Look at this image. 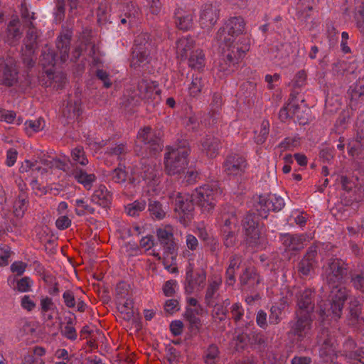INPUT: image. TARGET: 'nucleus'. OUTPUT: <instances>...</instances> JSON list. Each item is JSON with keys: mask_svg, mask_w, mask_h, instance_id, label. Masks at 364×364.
Here are the masks:
<instances>
[{"mask_svg": "<svg viewBox=\"0 0 364 364\" xmlns=\"http://www.w3.org/2000/svg\"><path fill=\"white\" fill-rule=\"evenodd\" d=\"M0 66H4L2 83L6 86H13L17 82L18 71L14 58L0 59Z\"/></svg>", "mask_w": 364, "mask_h": 364, "instance_id": "obj_19", "label": "nucleus"}, {"mask_svg": "<svg viewBox=\"0 0 364 364\" xmlns=\"http://www.w3.org/2000/svg\"><path fill=\"white\" fill-rule=\"evenodd\" d=\"M156 235L160 244L164 247L166 253L171 255V258L175 257L174 253L176 244L173 239V228L167 225L156 230Z\"/></svg>", "mask_w": 364, "mask_h": 364, "instance_id": "obj_15", "label": "nucleus"}, {"mask_svg": "<svg viewBox=\"0 0 364 364\" xmlns=\"http://www.w3.org/2000/svg\"><path fill=\"white\" fill-rule=\"evenodd\" d=\"M312 322L311 315L295 312L294 320L289 323V333L294 336L298 341H301L309 335Z\"/></svg>", "mask_w": 364, "mask_h": 364, "instance_id": "obj_10", "label": "nucleus"}, {"mask_svg": "<svg viewBox=\"0 0 364 364\" xmlns=\"http://www.w3.org/2000/svg\"><path fill=\"white\" fill-rule=\"evenodd\" d=\"M205 84V79H203L200 74H197L193 76L192 82L188 87L190 96L193 97H197L201 92Z\"/></svg>", "mask_w": 364, "mask_h": 364, "instance_id": "obj_38", "label": "nucleus"}, {"mask_svg": "<svg viewBox=\"0 0 364 364\" xmlns=\"http://www.w3.org/2000/svg\"><path fill=\"white\" fill-rule=\"evenodd\" d=\"M241 46L238 43L232 46V48L226 47L227 50L224 52V56L219 63L218 70V72L222 73L223 75L220 76L222 77L223 75H228L235 70L236 64L245 56V54L250 49L249 41L243 38L241 41Z\"/></svg>", "mask_w": 364, "mask_h": 364, "instance_id": "obj_6", "label": "nucleus"}, {"mask_svg": "<svg viewBox=\"0 0 364 364\" xmlns=\"http://www.w3.org/2000/svg\"><path fill=\"white\" fill-rule=\"evenodd\" d=\"M21 306L27 311H32L36 306V302L29 295H24L21 299Z\"/></svg>", "mask_w": 364, "mask_h": 364, "instance_id": "obj_59", "label": "nucleus"}, {"mask_svg": "<svg viewBox=\"0 0 364 364\" xmlns=\"http://www.w3.org/2000/svg\"><path fill=\"white\" fill-rule=\"evenodd\" d=\"M282 309L277 306H272L270 309L269 321L271 324H277L281 321Z\"/></svg>", "mask_w": 364, "mask_h": 364, "instance_id": "obj_60", "label": "nucleus"}, {"mask_svg": "<svg viewBox=\"0 0 364 364\" xmlns=\"http://www.w3.org/2000/svg\"><path fill=\"white\" fill-rule=\"evenodd\" d=\"M91 200L102 208H107L111 204L112 195L105 186L100 185L95 190Z\"/></svg>", "mask_w": 364, "mask_h": 364, "instance_id": "obj_28", "label": "nucleus"}, {"mask_svg": "<svg viewBox=\"0 0 364 364\" xmlns=\"http://www.w3.org/2000/svg\"><path fill=\"white\" fill-rule=\"evenodd\" d=\"M125 4L126 6L123 9L124 16L127 18H135L139 14V9L132 1H129Z\"/></svg>", "mask_w": 364, "mask_h": 364, "instance_id": "obj_55", "label": "nucleus"}, {"mask_svg": "<svg viewBox=\"0 0 364 364\" xmlns=\"http://www.w3.org/2000/svg\"><path fill=\"white\" fill-rule=\"evenodd\" d=\"M146 1L151 14L158 15L160 14L162 8L161 0H146Z\"/></svg>", "mask_w": 364, "mask_h": 364, "instance_id": "obj_62", "label": "nucleus"}, {"mask_svg": "<svg viewBox=\"0 0 364 364\" xmlns=\"http://www.w3.org/2000/svg\"><path fill=\"white\" fill-rule=\"evenodd\" d=\"M329 317L324 316V321L319 316L321 322L323 323V328L318 336V344L320 346L319 355L324 362H333L336 358V347L333 338L330 336L329 331L325 327L326 323L330 320Z\"/></svg>", "mask_w": 364, "mask_h": 364, "instance_id": "obj_8", "label": "nucleus"}, {"mask_svg": "<svg viewBox=\"0 0 364 364\" xmlns=\"http://www.w3.org/2000/svg\"><path fill=\"white\" fill-rule=\"evenodd\" d=\"M150 51L141 50V48H133L132 57L131 59V67L136 69L144 68L150 60Z\"/></svg>", "mask_w": 364, "mask_h": 364, "instance_id": "obj_30", "label": "nucleus"}, {"mask_svg": "<svg viewBox=\"0 0 364 364\" xmlns=\"http://www.w3.org/2000/svg\"><path fill=\"white\" fill-rule=\"evenodd\" d=\"M70 37L71 35L68 32L60 35L56 41V48L59 52V58L62 63L65 62L68 57Z\"/></svg>", "mask_w": 364, "mask_h": 364, "instance_id": "obj_31", "label": "nucleus"}, {"mask_svg": "<svg viewBox=\"0 0 364 364\" xmlns=\"http://www.w3.org/2000/svg\"><path fill=\"white\" fill-rule=\"evenodd\" d=\"M351 283L356 289H360L362 292L363 291L364 277L363 273L351 272Z\"/></svg>", "mask_w": 364, "mask_h": 364, "instance_id": "obj_56", "label": "nucleus"}, {"mask_svg": "<svg viewBox=\"0 0 364 364\" xmlns=\"http://www.w3.org/2000/svg\"><path fill=\"white\" fill-rule=\"evenodd\" d=\"M244 309L242 308L241 304L238 303L232 304V306H231V314L232 318L236 323L242 320L244 316Z\"/></svg>", "mask_w": 364, "mask_h": 364, "instance_id": "obj_57", "label": "nucleus"}, {"mask_svg": "<svg viewBox=\"0 0 364 364\" xmlns=\"http://www.w3.org/2000/svg\"><path fill=\"white\" fill-rule=\"evenodd\" d=\"M323 278L331 288L328 303L318 304V314L322 321L324 316L337 320L341 317L347 291L341 286L347 275V264L341 259L331 258L323 267Z\"/></svg>", "mask_w": 364, "mask_h": 364, "instance_id": "obj_1", "label": "nucleus"}, {"mask_svg": "<svg viewBox=\"0 0 364 364\" xmlns=\"http://www.w3.org/2000/svg\"><path fill=\"white\" fill-rule=\"evenodd\" d=\"M146 208V202L144 200H135L125 207L127 215L134 217L139 215V213Z\"/></svg>", "mask_w": 364, "mask_h": 364, "instance_id": "obj_47", "label": "nucleus"}, {"mask_svg": "<svg viewBox=\"0 0 364 364\" xmlns=\"http://www.w3.org/2000/svg\"><path fill=\"white\" fill-rule=\"evenodd\" d=\"M121 297L117 301V309L124 320L129 321L134 319V311L133 309V301L130 298L124 299V295L120 294Z\"/></svg>", "mask_w": 364, "mask_h": 364, "instance_id": "obj_29", "label": "nucleus"}, {"mask_svg": "<svg viewBox=\"0 0 364 364\" xmlns=\"http://www.w3.org/2000/svg\"><path fill=\"white\" fill-rule=\"evenodd\" d=\"M188 65L191 68L200 71L205 64V55L203 50L197 48L191 51L188 55Z\"/></svg>", "mask_w": 364, "mask_h": 364, "instance_id": "obj_34", "label": "nucleus"}, {"mask_svg": "<svg viewBox=\"0 0 364 364\" xmlns=\"http://www.w3.org/2000/svg\"><path fill=\"white\" fill-rule=\"evenodd\" d=\"M71 161H70V165L73 168H76L77 164L85 166L88 164V160L85 155L84 150L82 147H76L71 151Z\"/></svg>", "mask_w": 364, "mask_h": 364, "instance_id": "obj_39", "label": "nucleus"}, {"mask_svg": "<svg viewBox=\"0 0 364 364\" xmlns=\"http://www.w3.org/2000/svg\"><path fill=\"white\" fill-rule=\"evenodd\" d=\"M68 174L73 177L79 183L82 184L86 189L90 190L92 183L96 180V176L92 173H87L78 167L70 168L68 166L66 168Z\"/></svg>", "mask_w": 364, "mask_h": 364, "instance_id": "obj_21", "label": "nucleus"}, {"mask_svg": "<svg viewBox=\"0 0 364 364\" xmlns=\"http://www.w3.org/2000/svg\"><path fill=\"white\" fill-rule=\"evenodd\" d=\"M136 142L144 144V147L141 148L146 152L149 151L150 156L156 155L162 150L161 139L155 135L150 127H145L139 132Z\"/></svg>", "mask_w": 364, "mask_h": 364, "instance_id": "obj_12", "label": "nucleus"}, {"mask_svg": "<svg viewBox=\"0 0 364 364\" xmlns=\"http://www.w3.org/2000/svg\"><path fill=\"white\" fill-rule=\"evenodd\" d=\"M75 213L78 216L85 215L86 213L93 214L95 208L87 205L83 199H77L74 202Z\"/></svg>", "mask_w": 364, "mask_h": 364, "instance_id": "obj_48", "label": "nucleus"}, {"mask_svg": "<svg viewBox=\"0 0 364 364\" xmlns=\"http://www.w3.org/2000/svg\"><path fill=\"white\" fill-rule=\"evenodd\" d=\"M152 46L150 36L147 33H141L135 37L133 48H140L141 50L150 51Z\"/></svg>", "mask_w": 364, "mask_h": 364, "instance_id": "obj_41", "label": "nucleus"}, {"mask_svg": "<svg viewBox=\"0 0 364 364\" xmlns=\"http://www.w3.org/2000/svg\"><path fill=\"white\" fill-rule=\"evenodd\" d=\"M284 199L276 195L269 194L260 196L258 198L255 208L262 218H267V213L270 211H279L284 207Z\"/></svg>", "mask_w": 364, "mask_h": 364, "instance_id": "obj_11", "label": "nucleus"}, {"mask_svg": "<svg viewBox=\"0 0 364 364\" xmlns=\"http://www.w3.org/2000/svg\"><path fill=\"white\" fill-rule=\"evenodd\" d=\"M35 50L32 52H29V50L25 46V49L23 50L22 60L23 63L28 68H31L35 64V59L33 58Z\"/></svg>", "mask_w": 364, "mask_h": 364, "instance_id": "obj_64", "label": "nucleus"}, {"mask_svg": "<svg viewBox=\"0 0 364 364\" xmlns=\"http://www.w3.org/2000/svg\"><path fill=\"white\" fill-rule=\"evenodd\" d=\"M160 92L156 82L143 79L139 82L136 90H127L122 104L125 108L131 109L138 105L142 100H153L157 102L160 99Z\"/></svg>", "mask_w": 364, "mask_h": 364, "instance_id": "obj_3", "label": "nucleus"}, {"mask_svg": "<svg viewBox=\"0 0 364 364\" xmlns=\"http://www.w3.org/2000/svg\"><path fill=\"white\" fill-rule=\"evenodd\" d=\"M127 151V149L125 145L116 144L114 146L108 147L107 150V153L110 156H116L118 159H120L121 156L124 154Z\"/></svg>", "mask_w": 364, "mask_h": 364, "instance_id": "obj_58", "label": "nucleus"}, {"mask_svg": "<svg viewBox=\"0 0 364 364\" xmlns=\"http://www.w3.org/2000/svg\"><path fill=\"white\" fill-rule=\"evenodd\" d=\"M28 196L26 193H19L18 198L14 204V212L17 217L23 216L28 206Z\"/></svg>", "mask_w": 364, "mask_h": 364, "instance_id": "obj_40", "label": "nucleus"}, {"mask_svg": "<svg viewBox=\"0 0 364 364\" xmlns=\"http://www.w3.org/2000/svg\"><path fill=\"white\" fill-rule=\"evenodd\" d=\"M33 284V282L28 277H24L16 281V285L14 287V290H17L19 292L25 293L28 292L31 290V287Z\"/></svg>", "mask_w": 364, "mask_h": 364, "instance_id": "obj_50", "label": "nucleus"}, {"mask_svg": "<svg viewBox=\"0 0 364 364\" xmlns=\"http://www.w3.org/2000/svg\"><path fill=\"white\" fill-rule=\"evenodd\" d=\"M66 82V77L62 73H59L55 74L50 82V86L53 87L54 89L59 90L63 87L64 85Z\"/></svg>", "mask_w": 364, "mask_h": 364, "instance_id": "obj_53", "label": "nucleus"}, {"mask_svg": "<svg viewBox=\"0 0 364 364\" xmlns=\"http://www.w3.org/2000/svg\"><path fill=\"white\" fill-rule=\"evenodd\" d=\"M30 170L32 171H41L46 170L45 168H42L41 166L36 165L34 162H32L29 160H25L24 162L22 163L21 166L19 168V172L23 173L29 171Z\"/></svg>", "mask_w": 364, "mask_h": 364, "instance_id": "obj_61", "label": "nucleus"}, {"mask_svg": "<svg viewBox=\"0 0 364 364\" xmlns=\"http://www.w3.org/2000/svg\"><path fill=\"white\" fill-rule=\"evenodd\" d=\"M58 60L57 55L48 46L43 48L40 61L43 67L54 66Z\"/></svg>", "mask_w": 364, "mask_h": 364, "instance_id": "obj_37", "label": "nucleus"}, {"mask_svg": "<svg viewBox=\"0 0 364 364\" xmlns=\"http://www.w3.org/2000/svg\"><path fill=\"white\" fill-rule=\"evenodd\" d=\"M247 168V162L244 157L237 154L227 156L223 164L224 172L230 176H240Z\"/></svg>", "mask_w": 364, "mask_h": 364, "instance_id": "obj_14", "label": "nucleus"}, {"mask_svg": "<svg viewBox=\"0 0 364 364\" xmlns=\"http://www.w3.org/2000/svg\"><path fill=\"white\" fill-rule=\"evenodd\" d=\"M309 237L305 235H291L289 233L281 235V242L289 250H300L304 248Z\"/></svg>", "mask_w": 364, "mask_h": 364, "instance_id": "obj_22", "label": "nucleus"}, {"mask_svg": "<svg viewBox=\"0 0 364 364\" xmlns=\"http://www.w3.org/2000/svg\"><path fill=\"white\" fill-rule=\"evenodd\" d=\"M34 163L36 165L38 163H40L44 166H46V168H52L53 167L55 166L60 169L66 171V168H68V164L65 163V161H62L60 159H50V156H46L43 153L40 154L37 156Z\"/></svg>", "mask_w": 364, "mask_h": 364, "instance_id": "obj_32", "label": "nucleus"}, {"mask_svg": "<svg viewBox=\"0 0 364 364\" xmlns=\"http://www.w3.org/2000/svg\"><path fill=\"white\" fill-rule=\"evenodd\" d=\"M148 205V210L152 218L156 220H162L166 213V207L155 200L149 199Z\"/></svg>", "mask_w": 364, "mask_h": 364, "instance_id": "obj_36", "label": "nucleus"}, {"mask_svg": "<svg viewBox=\"0 0 364 364\" xmlns=\"http://www.w3.org/2000/svg\"><path fill=\"white\" fill-rule=\"evenodd\" d=\"M186 140L179 141L177 145L168 146L164 156V165L166 173L170 176L185 173L188 165L187 157L190 149Z\"/></svg>", "mask_w": 364, "mask_h": 364, "instance_id": "obj_2", "label": "nucleus"}, {"mask_svg": "<svg viewBox=\"0 0 364 364\" xmlns=\"http://www.w3.org/2000/svg\"><path fill=\"white\" fill-rule=\"evenodd\" d=\"M170 198L174 203V210L178 214L181 222L186 224L192 218L193 205L196 203V200L193 199L192 195L173 193L170 195Z\"/></svg>", "mask_w": 364, "mask_h": 364, "instance_id": "obj_9", "label": "nucleus"}, {"mask_svg": "<svg viewBox=\"0 0 364 364\" xmlns=\"http://www.w3.org/2000/svg\"><path fill=\"white\" fill-rule=\"evenodd\" d=\"M245 27V23L242 17H231L225 23V26L221 27L218 31L215 40L219 43L220 46L224 45L223 48V50H225V47L232 48V46L236 45L237 43L239 46H241V41H243L245 37H240L237 42H234L236 37L243 33ZM245 39L247 40V38H245ZM248 41H250L249 39Z\"/></svg>", "mask_w": 364, "mask_h": 364, "instance_id": "obj_5", "label": "nucleus"}, {"mask_svg": "<svg viewBox=\"0 0 364 364\" xmlns=\"http://www.w3.org/2000/svg\"><path fill=\"white\" fill-rule=\"evenodd\" d=\"M25 125L27 130L30 129L33 132H38L44 128L45 122L43 119L38 118L35 120L26 121Z\"/></svg>", "mask_w": 364, "mask_h": 364, "instance_id": "obj_54", "label": "nucleus"}, {"mask_svg": "<svg viewBox=\"0 0 364 364\" xmlns=\"http://www.w3.org/2000/svg\"><path fill=\"white\" fill-rule=\"evenodd\" d=\"M82 113L81 99L79 95L70 97L63 109V115L68 119H77Z\"/></svg>", "mask_w": 364, "mask_h": 364, "instance_id": "obj_23", "label": "nucleus"}, {"mask_svg": "<svg viewBox=\"0 0 364 364\" xmlns=\"http://www.w3.org/2000/svg\"><path fill=\"white\" fill-rule=\"evenodd\" d=\"M242 227L247 242L251 246L259 245L262 236L256 218L252 214L247 215L242 220Z\"/></svg>", "mask_w": 364, "mask_h": 364, "instance_id": "obj_13", "label": "nucleus"}, {"mask_svg": "<svg viewBox=\"0 0 364 364\" xmlns=\"http://www.w3.org/2000/svg\"><path fill=\"white\" fill-rule=\"evenodd\" d=\"M219 18V9L216 5L205 4L200 13L199 22L203 28L210 30Z\"/></svg>", "mask_w": 364, "mask_h": 364, "instance_id": "obj_17", "label": "nucleus"}, {"mask_svg": "<svg viewBox=\"0 0 364 364\" xmlns=\"http://www.w3.org/2000/svg\"><path fill=\"white\" fill-rule=\"evenodd\" d=\"M21 16L23 24L26 27L33 26V20H34L36 18L35 14L33 12L30 13L28 8L23 4L21 5Z\"/></svg>", "mask_w": 364, "mask_h": 364, "instance_id": "obj_52", "label": "nucleus"}, {"mask_svg": "<svg viewBox=\"0 0 364 364\" xmlns=\"http://www.w3.org/2000/svg\"><path fill=\"white\" fill-rule=\"evenodd\" d=\"M206 279L205 273L200 271L193 274L192 270H189L186 273V284L185 286L186 293L192 294L196 289H199L204 284Z\"/></svg>", "mask_w": 364, "mask_h": 364, "instance_id": "obj_24", "label": "nucleus"}, {"mask_svg": "<svg viewBox=\"0 0 364 364\" xmlns=\"http://www.w3.org/2000/svg\"><path fill=\"white\" fill-rule=\"evenodd\" d=\"M193 16L194 13L192 10L178 8L174 13L175 23L179 29L187 31L193 26Z\"/></svg>", "mask_w": 364, "mask_h": 364, "instance_id": "obj_25", "label": "nucleus"}, {"mask_svg": "<svg viewBox=\"0 0 364 364\" xmlns=\"http://www.w3.org/2000/svg\"><path fill=\"white\" fill-rule=\"evenodd\" d=\"M314 294L311 289H305L297 296L295 312L311 315L314 309Z\"/></svg>", "mask_w": 364, "mask_h": 364, "instance_id": "obj_18", "label": "nucleus"}, {"mask_svg": "<svg viewBox=\"0 0 364 364\" xmlns=\"http://www.w3.org/2000/svg\"><path fill=\"white\" fill-rule=\"evenodd\" d=\"M196 314V311L191 308H187L184 314L185 318L189 323L191 331H197L200 326V320Z\"/></svg>", "mask_w": 364, "mask_h": 364, "instance_id": "obj_44", "label": "nucleus"}, {"mask_svg": "<svg viewBox=\"0 0 364 364\" xmlns=\"http://www.w3.org/2000/svg\"><path fill=\"white\" fill-rule=\"evenodd\" d=\"M112 180L117 183L124 182L127 178V172L122 168H115L111 174Z\"/></svg>", "mask_w": 364, "mask_h": 364, "instance_id": "obj_63", "label": "nucleus"}, {"mask_svg": "<svg viewBox=\"0 0 364 364\" xmlns=\"http://www.w3.org/2000/svg\"><path fill=\"white\" fill-rule=\"evenodd\" d=\"M223 220V226L221 228V231L226 230H237V218L235 213H231L230 214H224L222 217Z\"/></svg>", "mask_w": 364, "mask_h": 364, "instance_id": "obj_46", "label": "nucleus"}, {"mask_svg": "<svg viewBox=\"0 0 364 364\" xmlns=\"http://www.w3.org/2000/svg\"><path fill=\"white\" fill-rule=\"evenodd\" d=\"M300 107L291 100L288 104L284 106L279 111V118L281 121H285L289 117H296L300 124H306V118L299 114Z\"/></svg>", "mask_w": 364, "mask_h": 364, "instance_id": "obj_27", "label": "nucleus"}, {"mask_svg": "<svg viewBox=\"0 0 364 364\" xmlns=\"http://www.w3.org/2000/svg\"><path fill=\"white\" fill-rule=\"evenodd\" d=\"M202 146L203 151L205 152L206 155L209 157H215L220 146L219 140L213 136H208L202 142Z\"/></svg>", "mask_w": 364, "mask_h": 364, "instance_id": "obj_35", "label": "nucleus"}, {"mask_svg": "<svg viewBox=\"0 0 364 364\" xmlns=\"http://www.w3.org/2000/svg\"><path fill=\"white\" fill-rule=\"evenodd\" d=\"M222 284V279L218 276L213 277L208 282L205 295V301L209 306H214L219 296V289Z\"/></svg>", "mask_w": 364, "mask_h": 364, "instance_id": "obj_26", "label": "nucleus"}, {"mask_svg": "<svg viewBox=\"0 0 364 364\" xmlns=\"http://www.w3.org/2000/svg\"><path fill=\"white\" fill-rule=\"evenodd\" d=\"M220 351L215 344L210 345L204 352L203 360L205 364H215L219 359Z\"/></svg>", "mask_w": 364, "mask_h": 364, "instance_id": "obj_43", "label": "nucleus"}, {"mask_svg": "<svg viewBox=\"0 0 364 364\" xmlns=\"http://www.w3.org/2000/svg\"><path fill=\"white\" fill-rule=\"evenodd\" d=\"M134 174L140 177L147 187V192L156 193L161 183L162 171L161 165L156 159L142 158L134 170Z\"/></svg>", "mask_w": 364, "mask_h": 364, "instance_id": "obj_4", "label": "nucleus"}, {"mask_svg": "<svg viewBox=\"0 0 364 364\" xmlns=\"http://www.w3.org/2000/svg\"><path fill=\"white\" fill-rule=\"evenodd\" d=\"M317 248L316 246L310 247L303 259L298 264V271L302 276H311L314 273V268L316 266L317 261Z\"/></svg>", "mask_w": 364, "mask_h": 364, "instance_id": "obj_16", "label": "nucleus"}, {"mask_svg": "<svg viewBox=\"0 0 364 364\" xmlns=\"http://www.w3.org/2000/svg\"><path fill=\"white\" fill-rule=\"evenodd\" d=\"M240 280L242 285H248L250 287H255L256 284H259L260 281L259 277L257 273L247 269H246L240 276Z\"/></svg>", "mask_w": 364, "mask_h": 364, "instance_id": "obj_42", "label": "nucleus"}, {"mask_svg": "<svg viewBox=\"0 0 364 364\" xmlns=\"http://www.w3.org/2000/svg\"><path fill=\"white\" fill-rule=\"evenodd\" d=\"M21 36L22 31L19 18L18 16H14L7 25L4 39L8 44L14 45L21 39Z\"/></svg>", "mask_w": 364, "mask_h": 364, "instance_id": "obj_20", "label": "nucleus"}, {"mask_svg": "<svg viewBox=\"0 0 364 364\" xmlns=\"http://www.w3.org/2000/svg\"><path fill=\"white\" fill-rule=\"evenodd\" d=\"M237 232V230H223V244L226 247H232L236 244Z\"/></svg>", "mask_w": 364, "mask_h": 364, "instance_id": "obj_51", "label": "nucleus"}, {"mask_svg": "<svg viewBox=\"0 0 364 364\" xmlns=\"http://www.w3.org/2000/svg\"><path fill=\"white\" fill-rule=\"evenodd\" d=\"M363 136L358 134L356 139L354 141H351L348 144V153L352 156H358L363 151V144H362Z\"/></svg>", "mask_w": 364, "mask_h": 364, "instance_id": "obj_49", "label": "nucleus"}, {"mask_svg": "<svg viewBox=\"0 0 364 364\" xmlns=\"http://www.w3.org/2000/svg\"><path fill=\"white\" fill-rule=\"evenodd\" d=\"M27 27L28 29L25 39V46L29 50V52L31 53L36 48V40L38 36L34 25L33 26Z\"/></svg>", "mask_w": 364, "mask_h": 364, "instance_id": "obj_45", "label": "nucleus"}, {"mask_svg": "<svg viewBox=\"0 0 364 364\" xmlns=\"http://www.w3.org/2000/svg\"><path fill=\"white\" fill-rule=\"evenodd\" d=\"M194 41L192 38L183 37L176 43V52L182 58H187L193 50Z\"/></svg>", "mask_w": 364, "mask_h": 364, "instance_id": "obj_33", "label": "nucleus"}, {"mask_svg": "<svg viewBox=\"0 0 364 364\" xmlns=\"http://www.w3.org/2000/svg\"><path fill=\"white\" fill-rule=\"evenodd\" d=\"M220 194L221 191L216 183L207 184L196 188L192 193V197L203 213H210L214 208Z\"/></svg>", "mask_w": 364, "mask_h": 364, "instance_id": "obj_7", "label": "nucleus"}]
</instances>
